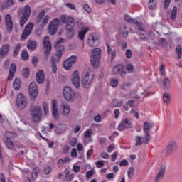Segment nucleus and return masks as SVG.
<instances>
[{
    "label": "nucleus",
    "instance_id": "nucleus-1",
    "mask_svg": "<svg viewBox=\"0 0 182 182\" xmlns=\"http://www.w3.org/2000/svg\"><path fill=\"white\" fill-rule=\"evenodd\" d=\"M65 42L63 38H60L55 43V48L57 49L56 55L50 57V62L52 65V72L53 73H56L58 70V66L56 63L60 61V58H62V55H63V52H65V46L62 45Z\"/></svg>",
    "mask_w": 182,
    "mask_h": 182
},
{
    "label": "nucleus",
    "instance_id": "nucleus-2",
    "mask_svg": "<svg viewBox=\"0 0 182 182\" xmlns=\"http://www.w3.org/2000/svg\"><path fill=\"white\" fill-rule=\"evenodd\" d=\"M95 79V71L90 68H85L82 73V78L81 80V85L84 89L90 86L92 82Z\"/></svg>",
    "mask_w": 182,
    "mask_h": 182
},
{
    "label": "nucleus",
    "instance_id": "nucleus-3",
    "mask_svg": "<svg viewBox=\"0 0 182 182\" xmlns=\"http://www.w3.org/2000/svg\"><path fill=\"white\" fill-rule=\"evenodd\" d=\"M31 12V7L28 5H26L23 8H20L18 9V18H20L19 22L21 28H23V26H25V23H26L29 20Z\"/></svg>",
    "mask_w": 182,
    "mask_h": 182
},
{
    "label": "nucleus",
    "instance_id": "nucleus-4",
    "mask_svg": "<svg viewBox=\"0 0 182 182\" xmlns=\"http://www.w3.org/2000/svg\"><path fill=\"white\" fill-rule=\"evenodd\" d=\"M60 19L61 23H66L65 29L71 33V36H73L75 35V31L73 30V28H75V19L72 16H67L66 15H61Z\"/></svg>",
    "mask_w": 182,
    "mask_h": 182
},
{
    "label": "nucleus",
    "instance_id": "nucleus-5",
    "mask_svg": "<svg viewBox=\"0 0 182 182\" xmlns=\"http://www.w3.org/2000/svg\"><path fill=\"white\" fill-rule=\"evenodd\" d=\"M100 58H102V49L95 48L92 50L90 62L94 69H97L100 66Z\"/></svg>",
    "mask_w": 182,
    "mask_h": 182
},
{
    "label": "nucleus",
    "instance_id": "nucleus-6",
    "mask_svg": "<svg viewBox=\"0 0 182 182\" xmlns=\"http://www.w3.org/2000/svg\"><path fill=\"white\" fill-rule=\"evenodd\" d=\"M30 114L33 122L38 123L42 120V107L39 105H32L30 107Z\"/></svg>",
    "mask_w": 182,
    "mask_h": 182
},
{
    "label": "nucleus",
    "instance_id": "nucleus-7",
    "mask_svg": "<svg viewBox=\"0 0 182 182\" xmlns=\"http://www.w3.org/2000/svg\"><path fill=\"white\" fill-rule=\"evenodd\" d=\"M63 96L65 100L68 102H73L75 97H76V94L75 91L70 88V87H65L63 90Z\"/></svg>",
    "mask_w": 182,
    "mask_h": 182
},
{
    "label": "nucleus",
    "instance_id": "nucleus-8",
    "mask_svg": "<svg viewBox=\"0 0 182 182\" xmlns=\"http://www.w3.org/2000/svg\"><path fill=\"white\" fill-rule=\"evenodd\" d=\"M43 49H45V56L46 59L48 60L49 55H50V52L52 50V44L50 43V41L49 40V36H46L43 41Z\"/></svg>",
    "mask_w": 182,
    "mask_h": 182
},
{
    "label": "nucleus",
    "instance_id": "nucleus-9",
    "mask_svg": "<svg viewBox=\"0 0 182 182\" xmlns=\"http://www.w3.org/2000/svg\"><path fill=\"white\" fill-rule=\"evenodd\" d=\"M100 36L98 34H90L87 38V45L91 48H95L99 45Z\"/></svg>",
    "mask_w": 182,
    "mask_h": 182
},
{
    "label": "nucleus",
    "instance_id": "nucleus-10",
    "mask_svg": "<svg viewBox=\"0 0 182 182\" xmlns=\"http://www.w3.org/2000/svg\"><path fill=\"white\" fill-rule=\"evenodd\" d=\"M34 26L35 24L33 22H29L28 23H27L24 30L23 31L21 39H27L28 36H30L31 33H32Z\"/></svg>",
    "mask_w": 182,
    "mask_h": 182
},
{
    "label": "nucleus",
    "instance_id": "nucleus-11",
    "mask_svg": "<svg viewBox=\"0 0 182 182\" xmlns=\"http://www.w3.org/2000/svg\"><path fill=\"white\" fill-rule=\"evenodd\" d=\"M16 105L18 109H25L28 106V100L22 94H18L16 100Z\"/></svg>",
    "mask_w": 182,
    "mask_h": 182
},
{
    "label": "nucleus",
    "instance_id": "nucleus-12",
    "mask_svg": "<svg viewBox=\"0 0 182 182\" xmlns=\"http://www.w3.org/2000/svg\"><path fill=\"white\" fill-rule=\"evenodd\" d=\"M45 10H42L37 16V23H41V26H46L49 22V16L46 15L45 16ZM43 16L45 17L43 18Z\"/></svg>",
    "mask_w": 182,
    "mask_h": 182
},
{
    "label": "nucleus",
    "instance_id": "nucleus-13",
    "mask_svg": "<svg viewBox=\"0 0 182 182\" xmlns=\"http://www.w3.org/2000/svg\"><path fill=\"white\" fill-rule=\"evenodd\" d=\"M178 147L177 141L174 139L171 140L166 146V154H172V153L177 151Z\"/></svg>",
    "mask_w": 182,
    "mask_h": 182
},
{
    "label": "nucleus",
    "instance_id": "nucleus-14",
    "mask_svg": "<svg viewBox=\"0 0 182 182\" xmlns=\"http://www.w3.org/2000/svg\"><path fill=\"white\" fill-rule=\"evenodd\" d=\"M71 82L76 89L80 87V78L79 77V71H75L71 76Z\"/></svg>",
    "mask_w": 182,
    "mask_h": 182
},
{
    "label": "nucleus",
    "instance_id": "nucleus-15",
    "mask_svg": "<svg viewBox=\"0 0 182 182\" xmlns=\"http://www.w3.org/2000/svg\"><path fill=\"white\" fill-rule=\"evenodd\" d=\"M68 127L65 123H58L55 126V133L56 134H63L66 132Z\"/></svg>",
    "mask_w": 182,
    "mask_h": 182
},
{
    "label": "nucleus",
    "instance_id": "nucleus-16",
    "mask_svg": "<svg viewBox=\"0 0 182 182\" xmlns=\"http://www.w3.org/2000/svg\"><path fill=\"white\" fill-rule=\"evenodd\" d=\"M38 93V85H36V82H32L29 85V95L31 97H37Z\"/></svg>",
    "mask_w": 182,
    "mask_h": 182
},
{
    "label": "nucleus",
    "instance_id": "nucleus-17",
    "mask_svg": "<svg viewBox=\"0 0 182 182\" xmlns=\"http://www.w3.org/2000/svg\"><path fill=\"white\" fill-rule=\"evenodd\" d=\"M166 168L167 167L166 166V165H162L160 167L159 171L155 176L154 182H159L160 180L163 179V177H164V174H166Z\"/></svg>",
    "mask_w": 182,
    "mask_h": 182
},
{
    "label": "nucleus",
    "instance_id": "nucleus-18",
    "mask_svg": "<svg viewBox=\"0 0 182 182\" xmlns=\"http://www.w3.org/2000/svg\"><path fill=\"white\" fill-rule=\"evenodd\" d=\"M52 114L56 120L59 119V109H58V101L56 100H53L52 101Z\"/></svg>",
    "mask_w": 182,
    "mask_h": 182
},
{
    "label": "nucleus",
    "instance_id": "nucleus-19",
    "mask_svg": "<svg viewBox=\"0 0 182 182\" xmlns=\"http://www.w3.org/2000/svg\"><path fill=\"white\" fill-rule=\"evenodd\" d=\"M162 89L164 90H170L171 86V81L168 77H164L161 82Z\"/></svg>",
    "mask_w": 182,
    "mask_h": 182
},
{
    "label": "nucleus",
    "instance_id": "nucleus-20",
    "mask_svg": "<svg viewBox=\"0 0 182 182\" xmlns=\"http://www.w3.org/2000/svg\"><path fill=\"white\" fill-rule=\"evenodd\" d=\"M6 23L7 26V31L11 32V31L14 29V23L12 22V17L9 14L6 15Z\"/></svg>",
    "mask_w": 182,
    "mask_h": 182
},
{
    "label": "nucleus",
    "instance_id": "nucleus-21",
    "mask_svg": "<svg viewBox=\"0 0 182 182\" xmlns=\"http://www.w3.org/2000/svg\"><path fill=\"white\" fill-rule=\"evenodd\" d=\"M63 116H69L70 114V106L68 104L60 105Z\"/></svg>",
    "mask_w": 182,
    "mask_h": 182
},
{
    "label": "nucleus",
    "instance_id": "nucleus-22",
    "mask_svg": "<svg viewBox=\"0 0 182 182\" xmlns=\"http://www.w3.org/2000/svg\"><path fill=\"white\" fill-rule=\"evenodd\" d=\"M124 21L127 22H129V23H134V25H136V26H139V28H141L142 24L141 23L137 21V20L133 19L130 16L126 14L124 16Z\"/></svg>",
    "mask_w": 182,
    "mask_h": 182
},
{
    "label": "nucleus",
    "instance_id": "nucleus-23",
    "mask_svg": "<svg viewBox=\"0 0 182 182\" xmlns=\"http://www.w3.org/2000/svg\"><path fill=\"white\" fill-rule=\"evenodd\" d=\"M36 82L39 84L43 83L45 82V73L43 70H39L36 74Z\"/></svg>",
    "mask_w": 182,
    "mask_h": 182
},
{
    "label": "nucleus",
    "instance_id": "nucleus-24",
    "mask_svg": "<svg viewBox=\"0 0 182 182\" xmlns=\"http://www.w3.org/2000/svg\"><path fill=\"white\" fill-rule=\"evenodd\" d=\"M154 127V124L151 122H144L143 124V130L145 134H150V129Z\"/></svg>",
    "mask_w": 182,
    "mask_h": 182
},
{
    "label": "nucleus",
    "instance_id": "nucleus-25",
    "mask_svg": "<svg viewBox=\"0 0 182 182\" xmlns=\"http://www.w3.org/2000/svg\"><path fill=\"white\" fill-rule=\"evenodd\" d=\"M87 32H89L88 27H82L78 32V38H80V41H85V36H86Z\"/></svg>",
    "mask_w": 182,
    "mask_h": 182
},
{
    "label": "nucleus",
    "instance_id": "nucleus-26",
    "mask_svg": "<svg viewBox=\"0 0 182 182\" xmlns=\"http://www.w3.org/2000/svg\"><path fill=\"white\" fill-rule=\"evenodd\" d=\"M15 72H16V65L13 63L10 67L8 80H12V79H14V75H15Z\"/></svg>",
    "mask_w": 182,
    "mask_h": 182
},
{
    "label": "nucleus",
    "instance_id": "nucleus-27",
    "mask_svg": "<svg viewBox=\"0 0 182 182\" xmlns=\"http://www.w3.org/2000/svg\"><path fill=\"white\" fill-rule=\"evenodd\" d=\"M135 147H137L138 146H141V144H144V141L143 140V136L140 135H136L135 136Z\"/></svg>",
    "mask_w": 182,
    "mask_h": 182
},
{
    "label": "nucleus",
    "instance_id": "nucleus-28",
    "mask_svg": "<svg viewBox=\"0 0 182 182\" xmlns=\"http://www.w3.org/2000/svg\"><path fill=\"white\" fill-rule=\"evenodd\" d=\"M106 46H107V53L111 55V58L112 60L114 59V58H116V50H112V48L107 43L106 44Z\"/></svg>",
    "mask_w": 182,
    "mask_h": 182
},
{
    "label": "nucleus",
    "instance_id": "nucleus-29",
    "mask_svg": "<svg viewBox=\"0 0 182 182\" xmlns=\"http://www.w3.org/2000/svg\"><path fill=\"white\" fill-rule=\"evenodd\" d=\"M123 69H124V66H123V65H117L113 69L114 75H119V73H121Z\"/></svg>",
    "mask_w": 182,
    "mask_h": 182
},
{
    "label": "nucleus",
    "instance_id": "nucleus-30",
    "mask_svg": "<svg viewBox=\"0 0 182 182\" xmlns=\"http://www.w3.org/2000/svg\"><path fill=\"white\" fill-rule=\"evenodd\" d=\"M5 144L9 150H14V148L15 147L14 142H12L11 139H6Z\"/></svg>",
    "mask_w": 182,
    "mask_h": 182
},
{
    "label": "nucleus",
    "instance_id": "nucleus-31",
    "mask_svg": "<svg viewBox=\"0 0 182 182\" xmlns=\"http://www.w3.org/2000/svg\"><path fill=\"white\" fill-rule=\"evenodd\" d=\"M58 31V27L56 26H53V23H50L49 24V33L50 35H55Z\"/></svg>",
    "mask_w": 182,
    "mask_h": 182
},
{
    "label": "nucleus",
    "instance_id": "nucleus-32",
    "mask_svg": "<svg viewBox=\"0 0 182 182\" xmlns=\"http://www.w3.org/2000/svg\"><path fill=\"white\" fill-rule=\"evenodd\" d=\"M163 100L164 103L166 105H169L170 102H171V97L169 93L166 92L163 95Z\"/></svg>",
    "mask_w": 182,
    "mask_h": 182
},
{
    "label": "nucleus",
    "instance_id": "nucleus-33",
    "mask_svg": "<svg viewBox=\"0 0 182 182\" xmlns=\"http://www.w3.org/2000/svg\"><path fill=\"white\" fill-rule=\"evenodd\" d=\"M27 47L30 50H35V49H36V42L28 41Z\"/></svg>",
    "mask_w": 182,
    "mask_h": 182
},
{
    "label": "nucleus",
    "instance_id": "nucleus-34",
    "mask_svg": "<svg viewBox=\"0 0 182 182\" xmlns=\"http://www.w3.org/2000/svg\"><path fill=\"white\" fill-rule=\"evenodd\" d=\"M13 87L15 89V90H19L21 89V80L16 78L14 83H13Z\"/></svg>",
    "mask_w": 182,
    "mask_h": 182
},
{
    "label": "nucleus",
    "instance_id": "nucleus-35",
    "mask_svg": "<svg viewBox=\"0 0 182 182\" xmlns=\"http://www.w3.org/2000/svg\"><path fill=\"white\" fill-rule=\"evenodd\" d=\"M73 66V64L70 63V61H68V60H65L63 63V68L65 69V70H69L70 69H72V67Z\"/></svg>",
    "mask_w": 182,
    "mask_h": 182
},
{
    "label": "nucleus",
    "instance_id": "nucleus-36",
    "mask_svg": "<svg viewBox=\"0 0 182 182\" xmlns=\"http://www.w3.org/2000/svg\"><path fill=\"white\" fill-rule=\"evenodd\" d=\"M134 173H136V171L134 170V167H129L128 171H127V176L129 180L132 179L133 176H134Z\"/></svg>",
    "mask_w": 182,
    "mask_h": 182
},
{
    "label": "nucleus",
    "instance_id": "nucleus-37",
    "mask_svg": "<svg viewBox=\"0 0 182 182\" xmlns=\"http://www.w3.org/2000/svg\"><path fill=\"white\" fill-rule=\"evenodd\" d=\"M151 139V135H150V134H145V135L142 136V140H144V144H149V143H150Z\"/></svg>",
    "mask_w": 182,
    "mask_h": 182
},
{
    "label": "nucleus",
    "instance_id": "nucleus-38",
    "mask_svg": "<svg viewBox=\"0 0 182 182\" xmlns=\"http://www.w3.org/2000/svg\"><path fill=\"white\" fill-rule=\"evenodd\" d=\"M9 50V47L8 46V45H4L0 50V55L1 56H4V55H6Z\"/></svg>",
    "mask_w": 182,
    "mask_h": 182
},
{
    "label": "nucleus",
    "instance_id": "nucleus-39",
    "mask_svg": "<svg viewBox=\"0 0 182 182\" xmlns=\"http://www.w3.org/2000/svg\"><path fill=\"white\" fill-rule=\"evenodd\" d=\"M43 109L44 110V114H46V116H48V114H49V103L43 102Z\"/></svg>",
    "mask_w": 182,
    "mask_h": 182
},
{
    "label": "nucleus",
    "instance_id": "nucleus-40",
    "mask_svg": "<svg viewBox=\"0 0 182 182\" xmlns=\"http://www.w3.org/2000/svg\"><path fill=\"white\" fill-rule=\"evenodd\" d=\"M123 124L126 125L127 129H132L133 127V124L132 123V119H125L122 121Z\"/></svg>",
    "mask_w": 182,
    "mask_h": 182
},
{
    "label": "nucleus",
    "instance_id": "nucleus-41",
    "mask_svg": "<svg viewBox=\"0 0 182 182\" xmlns=\"http://www.w3.org/2000/svg\"><path fill=\"white\" fill-rule=\"evenodd\" d=\"M176 53L178 55V59H181L182 56V48L181 45L176 46Z\"/></svg>",
    "mask_w": 182,
    "mask_h": 182
},
{
    "label": "nucleus",
    "instance_id": "nucleus-42",
    "mask_svg": "<svg viewBox=\"0 0 182 182\" xmlns=\"http://www.w3.org/2000/svg\"><path fill=\"white\" fill-rule=\"evenodd\" d=\"M177 16V6H173V9L171 11V19H176Z\"/></svg>",
    "mask_w": 182,
    "mask_h": 182
},
{
    "label": "nucleus",
    "instance_id": "nucleus-43",
    "mask_svg": "<svg viewBox=\"0 0 182 182\" xmlns=\"http://www.w3.org/2000/svg\"><path fill=\"white\" fill-rule=\"evenodd\" d=\"M109 85L112 86V87H117V86H119V80L114 78L111 79Z\"/></svg>",
    "mask_w": 182,
    "mask_h": 182
},
{
    "label": "nucleus",
    "instance_id": "nucleus-44",
    "mask_svg": "<svg viewBox=\"0 0 182 182\" xmlns=\"http://www.w3.org/2000/svg\"><path fill=\"white\" fill-rule=\"evenodd\" d=\"M5 137L6 139H10L11 140V139H13V137H16V134L12 132H7L5 134Z\"/></svg>",
    "mask_w": 182,
    "mask_h": 182
},
{
    "label": "nucleus",
    "instance_id": "nucleus-45",
    "mask_svg": "<svg viewBox=\"0 0 182 182\" xmlns=\"http://www.w3.org/2000/svg\"><path fill=\"white\" fill-rule=\"evenodd\" d=\"M50 23H53V25L54 26H56L58 28V26H59V25H60V23H63L62 21H60V18H54Z\"/></svg>",
    "mask_w": 182,
    "mask_h": 182
},
{
    "label": "nucleus",
    "instance_id": "nucleus-46",
    "mask_svg": "<svg viewBox=\"0 0 182 182\" xmlns=\"http://www.w3.org/2000/svg\"><path fill=\"white\" fill-rule=\"evenodd\" d=\"M50 23H53V25L54 26H56L58 28V26H59V25H60V23H63L62 21H60V18H54Z\"/></svg>",
    "mask_w": 182,
    "mask_h": 182
},
{
    "label": "nucleus",
    "instance_id": "nucleus-47",
    "mask_svg": "<svg viewBox=\"0 0 182 182\" xmlns=\"http://www.w3.org/2000/svg\"><path fill=\"white\" fill-rule=\"evenodd\" d=\"M156 0H149V4H148L149 9H151V11L154 9V8H156Z\"/></svg>",
    "mask_w": 182,
    "mask_h": 182
},
{
    "label": "nucleus",
    "instance_id": "nucleus-48",
    "mask_svg": "<svg viewBox=\"0 0 182 182\" xmlns=\"http://www.w3.org/2000/svg\"><path fill=\"white\" fill-rule=\"evenodd\" d=\"M122 105H123V100H114L113 101V106L114 107H120V106H122Z\"/></svg>",
    "mask_w": 182,
    "mask_h": 182
},
{
    "label": "nucleus",
    "instance_id": "nucleus-49",
    "mask_svg": "<svg viewBox=\"0 0 182 182\" xmlns=\"http://www.w3.org/2000/svg\"><path fill=\"white\" fill-rule=\"evenodd\" d=\"M67 60L70 61V63L73 65H75V63H76V61L77 60V57L76 55H72Z\"/></svg>",
    "mask_w": 182,
    "mask_h": 182
},
{
    "label": "nucleus",
    "instance_id": "nucleus-50",
    "mask_svg": "<svg viewBox=\"0 0 182 182\" xmlns=\"http://www.w3.org/2000/svg\"><path fill=\"white\" fill-rule=\"evenodd\" d=\"M21 58L23 60H28L29 59V53H28V51L23 50L21 54Z\"/></svg>",
    "mask_w": 182,
    "mask_h": 182
},
{
    "label": "nucleus",
    "instance_id": "nucleus-51",
    "mask_svg": "<svg viewBox=\"0 0 182 182\" xmlns=\"http://www.w3.org/2000/svg\"><path fill=\"white\" fill-rule=\"evenodd\" d=\"M126 68L129 73H133V72H134V67H133L132 64L127 65Z\"/></svg>",
    "mask_w": 182,
    "mask_h": 182
},
{
    "label": "nucleus",
    "instance_id": "nucleus-52",
    "mask_svg": "<svg viewBox=\"0 0 182 182\" xmlns=\"http://www.w3.org/2000/svg\"><path fill=\"white\" fill-rule=\"evenodd\" d=\"M19 50H21V44H16L14 50V56H17Z\"/></svg>",
    "mask_w": 182,
    "mask_h": 182
},
{
    "label": "nucleus",
    "instance_id": "nucleus-53",
    "mask_svg": "<svg viewBox=\"0 0 182 182\" xmlns=\"http://www.w3.org/2000/svg\"><path fill=\"white\" fill-rule=\"evenodd\" d=\"M92 134H93V132L92 131V129H87L85 132V137H87V139H89L92 137Z\"/></svg>",
    "mask_w": 182,
    "mask_h": 182
},
{
    "label": "nucleus",
    "instance_id": "nucleus-54",
    "mask_svg": "<svg viewBox=\"0 0 182 182\" xmlns=\"http://www.w3.org/2000/svg\"><path fill=\"white\" fill-rule=\"evenodd\" d=\"M77 144V139L76 138H73L70 142V146H71V147H76Z\"/></svg>",
    "mask_w": 182,
    "mask_h": 182
},
{
    "label": "nucleus",
    "instance_id": "nucleus-55",
    "mask_svg": "<svg viewBox=\"0 0 182 182\" xmlns=\"http://www.w3.org/2000/svg\"><path fill=\"white\" fill-rule=\"evenodd\" d=\"M130 85H131L130 82H124L120 85V88L122 90H126V89H127V87H129Z\"/></svg>",
    "mask_w": 182,
    "mask_h": 182
},
{
    "label": "nucleus",
    "instance_id": "nucleus-56",
    "mask_svg": "<svg viewBox=\"0 0 182 182\" xmlns=\"http://www.w3.org/2000/svg\"><path fill=\"white\" fill-rule=\"evenodd\" d=\"M159 45L163 48H166V46H167V41L164 38H161L159 41Z\"/></svg>",
    "mask_w": 182,
    "mask_h": 182
},
{
    "label": "nucleus",
    "instance_id": "nucleus-57",
    "mask_svg": "<svg viewBox=\"0 0 182 182\" xmlns=\"http://www.w3.org/2000/svg\"><path fill=\"white\" fill-rule=\"evenodd\" d=\"M160 72L162 76H166V66H164V64H162L160 67Z\"/></svg>",
    "mask_w": 182,
    "mask_h": 182
},
{
    "label": "nucleus",
    "instance_id": "nucleus-58",
    "mask_svg": "<svg viewBox=\"0 0 182 182\" xmlns=\"http://www.w3.org/2000/svg\"><path fill=\"white\" fill-rule=\"evenodd\" d=\"M119 166L121 167H126V166H129V161H127L126 159H123L120 161Z\"/></svg>",
    "mask_w": 182,
    "mask_h": 182
},
{
    "label": "nucleus",
    "instance_id": "nucleus-59",
    "mask_svg": "<svg viewBox=\"0 0 182 182\" xmlns=\"http://www.w3.org/2000/svg\"><path fill=\"white\" fill-rule=\"evenodd\" d=\"M23 76L26 79L28 77V76H29V69L28 68H24L23 70Z\"/></svg>",
    "mask_w": 182,
    "mask_h": 182
},
{
    "label": "nucleus",
    "instance_id": "nucleus-60",
    "mask_svg": "<svg viewBox=\"0 0 182 182\" xmlns=\"http://www.w3.org/2000/svg\"><path fill=\"white\" fill-rule=\"evenodd\" d=\"M130 114H132V116H134V117H136V119H139V112H137V110L136 109H132L130 111Z\"/></svg>",
    "mask_w": 182,
    "mask_h": 182
},
{
    "label": "nucleus",
    "instance_id": "nucleus-61",
    "mask_svg": "<svg viewBox=\"0 0 182 182\" xmlns=\"http://www.w3.org/2000/svg\"><path fill=\"white\" fill-rule=\"evenodd\" d=\"M83 9H85V11L87 12V14H90V12H92V9L90 8V6H89V4H85L83 6Z\"/></svg>",
    "mask_w": 182,
    "mask_h": 182
},
{
    "label": "nucleus",
    "instance_id": "nucleus-62",
    "mask_svg": "<svg viewBox=\"0 0 182 182\" xmlns=\"http://www.w3.org/2000/svg\"><path fill=\"white\" fill-rule=\"evenodd\" d=\"M65 5L66 8L72 9L73 11H75V9H76V6H75V5H73V4L66 3Z\"/></svg>",
    "mask_w": 182,
    "mask_h": 182
},
{
    "label": "nucleus",
    "instance_id": "nucleus-63",
    "mask_svg": "<svg viewBox=\"0 0 182 182\" xmlns=\"http://www.w3.org/2000/svg\"><path fill=\"white\" fill-rule=\"evenodd\" d=\"M171 2V0H165L164 3V8L165 9H167L168 6H170Z\"/></svg>",
    "mask_w": 182,
    "mask_h": 182
},
{
    "label": "nucleus",
    "instance_id": "nucleus-64",
    "mask_svg": "<svg viewBox=\"0 0 182 182\" xmlns=\"http://www.w3.org/2000/svg\"><path fill=\"white\" fill-rule=\"evenodd\" d=\"M124 129H127L126 125L123 124V121L121 122V124L118 126V129L122 132V130H124Z\"/></svg>",
    "mask_w": 182,
    "mask_h": 182
}]
</instances>
